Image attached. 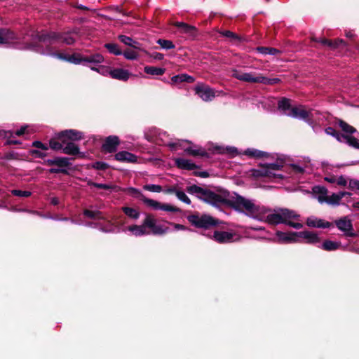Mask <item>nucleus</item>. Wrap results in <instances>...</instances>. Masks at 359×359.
<instances>
[{
  "label": "nucleus",
  "mask_w": 359,
  "mask_h": 359,
  "mask_svg": "<svg viewBox=\"0 0 359 359\" xmlns=\"http://www.w3.org/2000/svg\"><path fill=\"white\" fill-rule=\"evenodd\" d=\"M222 203L227 204L236 211L257 220L263 218L262 215L265 211V207L256 205L252 200L226 191H220L218 205Z\"/></svg>",
  "instance_id": "1"
},
{
  "label": "nucleus",
  "mask_w": 359,
  "mask_h": 359,
  "mask_svg": "<svg viewBox=\"0 0 359 359\" xmlns=\"http://www.w3.org/2000/svg\"><path fill=\"white\" fill-rule=\"evenodd\" d=\"M262 216L263 218L259 221L270 224H285L296 229H300L303 226L302 224L294 222L299 219V215L294 210L287 208H279L271 211L265 208V211Z\"/></svg>",
  "instance_id": "2"
},
{
  "label": "nucleus",
  "mask_w": 359,
  "mask_h": 359,
  "mask_svg": "<svg viewBox=\"0 0 359 359\" xmlns=\"http://www.w3.org/2000/svg\"><path fill=\"white\" fill-rule=\"evenodd\" d=\"M36 50L41 53V54L51 55L60 60L68 61L71 63L76 65H79L85 62L99 64L102 63L104 61L103 56L100 53H95L89 56L84 57L79 54L67 55L62 53H53L49 49H48L47 50H39L36 49Z\"/></svg>",
  "instance_id": "3"
},
{
  "label": "nucleus",
  "mask_w": 359,
  "mask_h": 359,
  "mask_svg": "<svg viewBox=\"0 0 359 359\" xmlns=\"http://www.w3.org/2000/svg\"><path fill=\"white\" fill-rule=\"evenodd\" d=\"M318 114V111L313 109L307 110L303 106L294 107L290 109L289 112H286L287 116L304 120L312 126H313L316 121V116Z\"/></svg>",
  "instance_id": "4"
},
{
  "label": "nucleus",
  "mask_w": 359,
  "mask_h": 359,
  "mask_svg": "<svg viewBox=\"0 0 359 359\" xmlns=\"http://www.w3.org/2000/svg\"><path fill=\"white\" fill-rule=\"evenodd\" d=\"M187 191L191 194H195L201 200L212 204L217 205L220 192L215 193L211 191L204 189L196 185H191L187 188Z\"/></svg>",
  "instance_id": "5"
},
{
  "label": "nucleus",
  "mask_w": 359,
  "mask_h": 359,
  "mask_svg": "<svg viewBox=\"0 0 359 359\" xmlns=\"http://www.w3.org/2000/svg\"><path fill=\"white\" fill-rule=\"evenodd\" d=\"M187 219L197 228L208 229L218 224L215 219L208 215H192L188 216Z\"/></svg>",
  "instance_id": "6"
},
{
  "label": "nucleus",
  "mask_w": 359,
  "mask_h": 359,
  "mask_svg": "<svg viewBox=\"0 0 359 359\" xmlns=\"http://www.w3.org/2000/svg\"><path fill=\"white\" fill-rule=\"evenodd\" d=\"M282 164L279 163L262 165L258 169L252 170V175L256 177H280L281 175L279 174H276L275 171L279 170L282 168Z\"/></svg>",
  "instance_id": "7"
},
{
  "label": "nucleus",
  "mask_w": 359,
  "mask_h": 359,
  "mask_svg": "<svg viewBox=\"0 0 359 359\" xmlns=\"http://www.w3.org/2000/svg\"><path fill=\"white\" fill-rule=\"evenodd\" d=\"M169 147L174 150H177V149H182L187 154L194 156H204L205 154V151L201 147L190 145V143L189 142L184 140H179L176 142L170 143Z\"/></svg>",
  "instance_id": "8"
},
{
  "label": "nucleus",
  "mask_w": 359,
  "mask_h": 359,
  "mask_svg": "<svg viewBox=\"0 0 359 359\" xmlns=\"http://www.w3.org/2000/svg\"><path fill=\"white\" fill-rule=\"evenodd\" d=\"M196 94L204 102L212 101L217 95L216 91L204 83H198L194 88Z\"/></svg>",
  "instance_id": "9"
},
{
  "label": "nucleus",
  "mask_w": 359,
  "mask_h": 359,
  "mask_svg": "<svg viewBox=\"0 0 359 359\" xmlns=\"http://www.w3.org/2000/svg\"><path fill=\"white\" fill-rule=\"evenodd\" d=\"M144 224L147 228L151 229V233L155 235H162L169 231V228L165 224H157L156 219L150 215L146 216Z\"/></svg>",
  "instance_id": "10"
},
{
  "label": "nucleus",
  "mask_w": 359,
  "mask_h": 359,
  "mask_svg": "<svg viewBox=\"0 0 359 359\" xmlns=\"http://www.w3.org/2000/svg\"><path fill=\"white\" fill-rule=\"evenodd\" d=\"M325 132L327 135L335 137L338 141L341 142H346L351 147L359 149V140H358L356 138L348 135H340L337 132H336L334 129L330 127L327 128L325 130Z\"/></svg>",
  "instance_id": "11"
},
{
  "label": "nucleus",
  "mask_w": 359,
  "mask_h": 359,
  "mask_svg": "<svg viewBox=\"0 0 359 359\" xmlns=\"http://www.w3.org/2000/svg\"><path fill=\"white\" fill-rule=\"evenodd\" d=\"M41 40L44 43L60 40L67 44H72L76 39L72 36V33L60 34L55 32H51L46 36H41Z\"/></svg>",
  "instance_id": "12"
},
{
  "label": "nucleus",
  "mask_w": 359,
  "mask_h": 359,
  "mask_svg": "<svg viewBox=\"0 0 359 359\" xmlns=\"http://www.w3.org/2000/svg\"><path fill=\"white\" fill-rule=\"evenodd\" d=\"M15 34L5 29H0V45L13 46L17 48H22L18 46Z\"/></svg>",
  "instance_id": "13"
},
{
  "label": "nucleus",
  "mask_w": 359,
  "mask_h": 359,
  "mask_svg": "<svg viewBox=\"0 0 359 359\" xmlns=\"http://www.w3.org/2000/svg\"><path fill=\"white\" fill-rule=\"evenodd\" d=\"M261 74L256 73H242L236 69L232 71V76L242 81L249 83H259L262 79Z\"/></svg>",
  "instance_id": "14"
},
{
  "label": "nucleus",
  "mask_w": 359,
  "mask_h": 359,
  "mask_svg": "<svg viewBox=\"0 0 359 359\" xmlns=\"http://www.w3.org/2000/svg\"><path fill=\"white\" fill-rule=\"evenodd\" d=\"M212 238L219 243H225L238 241L239 236L231 232L216 231Z\"/></svg>",
  "instance_id": "15"
},
{
  "label": "nucleus",
  "mask_w": 359,
  "mask_h": 359,
  "mask_svg": "<svg viewBox=\"0 0 359 359\" xmlns=\"http://www.w3.org/2000/svg\"><path fill=\"white\" fill-rule=\"evenodd\" d=\"M337 228L344 232V235L347 236H354L351 220L348 217H344L335 221Z\"/></svg>",
  "instance_id": "16"
},
{
  "label": "nucleus",
  "mask_w": 359,
  "mask_h": 359,
  "mask_svg": "<svg viewBox=\"0 0 359 359\" xmlns=\"http://www.w3.org/2000/svg\"><path fill=\"white\" fill-rule=\"evenodd\" d=\"M276 237L277 242L279 243H295L301 242L297 238V232L284 233L277 231Z\"/></svg>",
  "instance_id": "17"
},
{
  "label": "nucleus",
  "mask_w": 359,
  "mask_h": 359,
  "mask_svg": "<svg viewBox=\"0 0 359 359\" xmlns=\"http://www.w3.org/2000/svg\"><path fill=\"white\" fill-rule=\"evenodd\" d=\"M83 138V133L75 130H67L62 132L59 135V139L62 143H65L66 140H79Z\"/></svg>",
  "instance_id": "18"
},
{
  "label": "nucleus",
  "mask_w": 359,
  "mask_h": 359,
  "mask_svg": "<svg viewBox=\"0 0 359 359\" xmlns=\"http://www.w3.org/2000/svg\"><path fill=\"white\" fill-rule=\"evenodd\" d=\"M297 238L301 241L300 243L302 242V240H304L306 243L311 244L319 241V238L316 233L308 231L297 232Z\"/></svg>",
  "instance_id": "19"
},
{
  "label": "nucleus",
  "mask_w": 359,
  "mask_h": 359,
  "mask_svg": "<svg viewBox=\"0 0 359 359\" xmlns=\"http://www.w3.org/2000/svg\"><path fill=\"white\" fill-rule=\"evenodd\" d=\"M119 143V139L117 136H109L106 139L102 147L104 151L111 153L116 150Z\"/></svg>",
  "instance_id": "20"
},
{
  "label": "nucleus",
  "mask_w": 359,
  "mask_h": 359,
  "mask_svg": "<svg viewBox=\"0 0 359 359\" xmlns=\"http://www.w3.org/2000/svg\"><path fill=\"white\" fill-rule=\"evenodd\" d=\"M109 75L114 79L126 81L129 79L130 74L126 69L117 68L111 69L109 71Z\"/></svg>",
  "instance_id": "21"
},
{
  "label": "nucleus",
  "mask_w": 359,
  "mask_h": 359,
  "mask_svg": "<svg viewBox=\"0 0 359 359\" xmlns=\"http://www.w3.org/2000/svg\"><path fill=\"white\" fill-rule=\"evenodd\" d=\"M115 159L123 163H136L137 156L126 151H119L115 155Z\"/></svg>",
  "instance_id": "22"
},
{
  "label": "nucleus",
  "mask_w": 359,
  "mask_h": 359,
  "mask_svg": "<svg viewBox=\"0 0 359 359\" xmlns=\"http://www.w3.org/2000/svg\"><path fill=\"white\" fill-rule=\"evenodd\" d=\"M147 226L143 222L142 225H132L126 228V231L131 232L135 236H141L149 234V231L147 229Z\"/></svg>",
  "instance_id": "23"
},
{
  "label": "nucleus",
  "mask_w": 359,
  "mask_h": 359,
  "mask_svg": "<svg viewBox=\"0 0 359 359\" xmlns=\"http://www.w3.org/2000/svg\"><path fill=\"white\" fill-rule=\"evenodd\" d=\"M313 194L320 203H326L327 198V189L321 186H316L313 188Z\"/></svg>",
  "instance_id": "24"
},
{
  "label": "nucleus",
  "mask_w": 359,
  "mask_h": 359,
  "mask_svg": "<svg viewBox=\"0 0 359 359\" xmlns=\"http://www.w3.org/2000/svg\"><path fill=\"white\" fill-rule=\"evenodd\" d=\"M351 194L346 191H341L337 194H332L331 196H328L326 201V203L331 205H338L340 203L341 200L345 196H350Z\"/></svg>",
  "instance_id": "25"
},
{
  "label": "nucleus",
  "mask_w": 359,
  "mask_h": 359,
  "mask_svg": "<svg viewBox=\"0 0 359 359\" xmlns=\"http://www.w3.org/2000/svg\"><path fill=\"white\" fill-rule=\"evenodd\" d=\"M306 224L309 226L317 228H328L331 226L329 222L314 217H309L306 220Z\"/></svg>",
  "instance_id": "26"
},
{
  "label": "nucleus",
  "mask_w": 359,
  "mask_h": 359,
  "mask_svg": "<svg viewBox=\"0 0 359 359\" xmlns=\"http://www.w3.org/2000/svg\"><path fill=\"white\" fill-rule=\"evenodd\" d=\"M176 165L181 169L192 170L196 168V165L191 161L182 158L175 159Z\"/></svg>",
  "instance_id": "27"
},
{
  "label": "nucleus",
  "mask_w": 359,
  "mask_h": 359,
  "mask_svg": "<svg viewBox=\"0 0 359 359\" xmlns=\"http://www.w3.org/2000/svg\"><path fill=\"white\" fill-rule=\"evenodd\" d=\"M118 38L124 44L131 46L135 50H142L147 53V51L142 49L139 46V43L137 41H133L130 37L125 35H119Z\"/></svg>",
  "instance_id": "28"
},
{
  "label": "nucleus",
  "mask_w": 359,
  "mask_h": 359,
  "mask_svg": "<svg viewBox=\"0 0 359 359\" xmlns=\"http://www.w3.org/2000/svg\"><path fill=\"white\" fill-rule=\"evenodd\" d=\"M243 154L252 158H268L270 155L264 151H262L255 149H246Z\"/></svg>",
  "instance_id": "29"
},
{
  "label": "nucleus",
  "mask_w": 359,
  "mask_h": 359,
  "mask_svg": "<svg viewBox=\"0 0 359 359\" xmlns=\"http://www.w3.org/2000/svg\"><path fill=\"white\" fill-rule=\"evenodd\" d=\"M65 144V146H62V151L63 153L69 155H76L79 153V149L76 144L73 142H67L62 143Z\"/></svg>",
  "instance_id": "30"
},
{
  "label": "nucleus",
  "mask_w": 359,
  "mask_h": 359,
  "mask_svg": "<svg viewBox=\"0 0 359 359\" xmlns=\"http://www.w3.org/2000/svg\"><path fill=\"white\" fill-rule=\"evenodd\" d=\"M46 163L49 165H55L57 166L63 167L69 165V159L65 157H57L53 159H48Z\"/></svg>",
  "instance_id": "31"
},
{
  "label": "nucleus",
  "mask_w": 359,
  "mask_h": 359,
  "mask_svg": "<svg viewBox=\"0 0 359 359\" xmlns=\"http://www.w3.org/2000/svg\"><path fill=\"white\" fill-rule=\"evenodd\" d=\"M171 81L173 83H182L184 81L193 83L194 81V79L187 74H180L172 76Z\"/></svg>",
  "instance_id": "32"
},
{
  "label": "nucleus",
  "mask_w": 359,
  "mask_h": 359,
  "mask_svg": "<svg viewBox=\"0 0 359 359\" xmlns=\"http://www.w3.org/2000/svg\"><path fill=\"white\" fill-rule=\"evenodd\" d=\"M340 245L341 243L339 242L325 241L322 245V248L325 250L332 251L337 250Z\"/></svg>",
  "instance_id": "33"
},
{
  "label": "nucleus",
  "mask_w": 359,
  "mask_h": 359,
  "mask_svg": "<svg viewBox=\"0 0 359 359\" xmlns=\"http://www.w3.org/2000/svg\"><path fill=\"white\" fill-rule=\"evenodd\" d=\"M144 72L147 74H151V75H162L165 72V69L162 68L151 67V66H146L144 67Z\"/></svg>",
  "instance_id": "34"
},
{
  "label": "nucleus",
  "mask_w": 359,
  "mask_h": 359,
  "mask_svg": "<svg viewBox=\"0 0 359 359\" xmlns=\"http://www.w3.org/2000/svg\"><path fill=\"white\" fill-rule=\"evenodd\" d=\"M292 107H290V100L286 98H283L278 102V109L283 111V113L286 115V112H289L290 109Z\"/></svg>",
  "instance_id": "35"
},
{
  "label": "nucleus",
  "mask_w": 359,
  "mask_h": 359,
  "mask_svg": "<svg viewBox=\"0 0 359 359\" xmlns=\"http://www.w3.org/2000/svg\"><path fill=\"white\" fill-rule=\"evenodd\" d=\"M256 50L263 55H275L280 53L279 50L269 47H257Z\"/></svg>",
  "instance_id": "36"
},
{
  "label": "nucleus",
  "mask_w": 359,
  "mask_h": 359,
  "mask_svg": "<svg viewBox=\"0 0 359 359\" xmlns=\"http://www.w3.org/2000/svg\"><path fill=\"white\" fill-rule=\"evenodd\" d=\"M317 41L322 43L323 45L328 46L332 47V48L338 47L341 44L344 43V41L341 39H337V40L334 41V42H332V41H329L325 39H320Z\"/></svg>",
  "instance_id": "37"
},
{
  "label": "nucleus",
  "mask_w": 359,
  "mask_h": 359,
  "mask_svg": "<svg viewBox=\"0 0 359 359\" xmlns=\"http://www.w3.org/2000/svg\"><path fill=\"white\" fill-rule=\"evenodd\" d=\"M122 209L124 213L130 218L136 219L140 217V212L135 208L123 207Z\"/></svg>",
  "instance_id": "38"
},
{
  "label": "nucleus",
  "mask_w": 359,
  "mask_h": 359,
  "mask_svg": "<svg viewBox=\"0 0 359 359\" xmlns=\"http://www.w3.org/2000/svg\"><path fill=\"white\" fill-rule=\"evenodd\" d=\"M104 46L112 54L116 55H120L122 54L121 50L116 43H106Z\"/></svg>",
  "instance_id": "39"
},
{
  "label": "nucleus",
  "mask_w": 359,
  "mask_h": 359,
  "mask_svg": "<svg viewBox=\"0 0 359 359\" xmlns=\"http://www.w3.org/2000/svg\"><path fill=\"white\" fill-rule=\"evenodd\" d=\"M157 43L161 46L162 48L169 50L175 48V45L171 41L165 39H158Z\"/></svg>",
  "instance_id": "40"
},
{
  "label": "nucleus",
  "mask_w": 359,
  "mask_h": 359,
  "mask_svg": "<svg viewBox=\"0 0 359 359\" xmlns=\"http://www.w3.org/2000/svg\"><path fill=\"white\" fill-rule=\"evenodd\" d=\"M143 201L145 204L154 208V210H160L161 208V203L157 201L149 198H143Z\"/></svg>",
  "instance_id": "41"
},
{
  "label": "nucleus",
  "mask_w": 359,
  "mask_h": 359,
  "mask_svg": "<svg viewBox=\"0 0 359 359\" xmlns=\"http://www.w3.org/2000/svg\"><path fill=\"white\" fill-rule=\"evenodd\" d=\"M123 56L128 60H136L138 54L135 50L127 49L123 52Z\"/></svg>",
  "instance_id": "42"
},
{
  "label": "nucleus",
  "mask_w": 359,
  "mask_h": 359,
  "mask_svg": "<svg viewBox=\"0 0 359 359\" xmlns=\"http://www.w3.org/2000/svg\"><path fill=\"white\" fill-rule=\"evenodd\" d=\"M143 189L151 192L159 193L163 191L162 187L156 184H146L143 187Z\"/></svg>",
  "instance_id": "43"
},
{
  "label": "nucleus",
  "mask_w": 359,
  "mask_h": 359,
  "mask_svg": "<svg viewBox=\"0 0 359 359\" xmlns=\"http://www.w3.org/2000/svg\"><path fill=\"white\" fill-rule=\"evenodd\" d=\"M84 215L89 217L93 219H102L103 217L101 216V212L99 211H92L89 210H86L84 211Z\"/></svg>",
  "instance_id": "44"
},
{
  "label": "nucleus",
  "mask_w": 359,
  "mask_h": 359,
  "mask_svg": "<svg viewBox=\"0 0 359 359\" xmlns=\"http://www.w3.org/2000/svg\"><path fill=\"white\" fill-rule=\"evenodd\" d=\"M160 210H162L164 211H168V212H174L180 211L178 208L171 205L170 204H167V203H161Z\"/></svg>",
  "instance_id": "45"
},
{
  "label": "nucleus",
  "mask_w": 359,
  "mask_h": 359,
  "mask_svg": "<svg viewBox=\"0 0 359 359\" xmlns=\"http://www.w3.org/2000/svg\"><path fill=\"white\" fill-rule=\"evenodd\" d=\"M339 126L342 130L346 133H353L355 131L354 128H353L351 126L348 125L346 123L342 121H339Z\"/></svg>",
  "instance_id": "46"
},
{
  "label": "nucleus",
  "mask_w": 359,
  "mask_h": 359,
  "mask_svg": "<svg viewBox=\"0 0 359 359\" xmlns=\"http://www.w3.org/2000/svg\"><path fill=\"white\" fill-rule=\"evenodd\" d=\"M176 196L181 201H182L188 205L191 204V200L189 198V197L187 196V194L184 192L179 190L177 192Z\"/></svg>",
  "instance_id": "47"
},
{
  "label": "nucleus",
  "mask_w": 359,
  "mask_h": 359,
  "mask_svg": "<svg viewBox=\"0 0 359 359\" xmlns=\"http://www.w3.org/2000/svg\"><path fill=\"white\" fill-rule=\"evenodd\" d=\"M280 82V79L278 78L274 79H269L263 75H262L261 83L267 84V85H273Z\"/></svg>",
  "instance_id": "48"
},
{
  "label": "nucleus",
  "mask_w": 359,
  "mask_h": 359,
  "mask_svg": "<svg viewBox=\"0 0 359 359\" xmlns=\"http://www.w3.org/2000/svg\"><path fill=\"white\" fill-rule=\"evenodd\" d=\"M217 149L218 150L219 153H227L232 156H234L237 154V150L234 147H226V148L219 147Z\"/></svg>",
  "instance_id": "49"
},
{
  "label": "nucleus",
  "mask_w": 359,
  "mask_h": 359,
  "mask_svg": "<svg viewBox=\"0 0 359 359\" xmlns=\"http://www.w3.org/2000/svg\"><path fill=\"white\" fill-rule=\"evenodd\" d=\"M182 31L184 33L189 34L191 36H194L196 33V28L193 26L185 24L184 25H183V28L182 29Z\"/></svg>",
  "instance_id": "50"
},
{
  "label": "nucleus",
  "mask_w": 359,
  "mask_h": 359,
  "mask_svg": "<svg viewBox=\"0 0 359 359\" xmlns=\"http://www.w3.org/2000/svg\"><path fill=\"white\" fill-rule=\"evenodd\" d=\"M11 193L17 196L20 197H29L32 195V193L28 191H20V190H16L13 189L11 191Z\"/></svg>",
  "instance_id": "51"
},
{
  "label": "nucleus",
  "mask_w": 359,
  "mask_h": 359,
  "mask_svg": "<svg viewBox=\"0 0 359 359\" xmlns=\"http://www.w3.org/2000/svg\"><path fill=\"white\" fill-rule=\"evenodd\" d=\"M91 69L93 71H96V72H99L100 74L104 75V76L108 75L109 71L111 70V69H109L107 67H104V66H100L98 68L91 67Z\"/></svg>",
  "instance_id": "52"
},
{
  "label": "nucleus",
  "mask_w": 359,
  "mask_h": 359,
  "mask_svg": "<svg viewBox=\"0 0 359 359\" xmlns=\"http://www.w3.org/2000/svg\"><path fill=\"white\" fill-rule=\"evenodd\" d=\"M348 188L351 190H359V180L350 179L348 180Z\"/></svg>",
  "instance_id": "53"
},
{
  "label": "nucleus",
  "mask_w": 359,
  "mask_h": 359,
  "mask_svg": "<svg viewBox=\"0 0 359 359\" xmlns=\"http://www.w3.org/2000/svg\"><path fill=\"white\" fill-rule=\"evenodd\" d=\"M50 147L54 150H59L62 149V142L60 143L56 140H51L50 141Z\"/></svg>",
  "instance_id": "54"
},
{
  "label": "nucleus",
  "mask_w": 359,
  "mask_h": 359,
  "mask_svg": "<svg viewBox=\"0 0 359 359\" xmlns=\"http://www.w3.org/2000/svg\"><path fill=\"white\" fill-rule=\"evenodd\" d=\"M337 185L341 187H345L348 184V180L343 175L337 177Z\"/></svg>",
  "instance_id": "55"
},
{
  "label": "nucleus",
  "mask_w": 359,
  "mask_h": 359,
  "mask_svg": "<svg viewBox=\"0 0 359 359\" xmlns=\"http://www.w3.org/2000/svg\"><path fill=\"white\" fill-rule=\"evenodd\" d=\"M91 185L98 188V189H112L114 187L106 184H100V183H91Z\"/></svg>",
  "instance_id": "56"
},
{
  "label": "nucleus",
  "mask_w": 359,
  "mask_h": 359,
  "mask_svg": "<svg viewBox=\"0 0 359 359\" xmlns=\"http://www.w3.org/2000/svg\"><path fill=\"white\" fill-rule=\"evenodd\" d=\"M32 146L33 147H35L36 148H39V149H41L42 150H47L48 149V147L43 144L42 142H39V141H35L32 143Z\"/></svg>",
  "instance_id": "57"
},
{
  "label": "nucleus",
  "mask_w": 359,
  "mask_h": 359,
  "mask_svg": "<svg viewBox=\"0 0 359 359\" xmlns=\"http://www.w3.org/2000/svg\"><path fill=\"white\" fill-rule=\"evenodd\" d=\"M28 128V126H22L20 128V129L18 130L16 132H15V135H18V136H20L23 134L25 133V132L27 131V129Z\"/></svg>",
  "instance_id": "58"
},
{
  "label": "nucleus",
  "mask_w": 359,
  "mask_h": 359,
  "mask_svg": "<svg viewBox=\"0 0 359 359\" xmlns=\"http://www.w3.org/2000/svg\"><path fill=\"white\" fill-rule=\"evenodd\" d=\"M337 176L330 175L325 177V180L329 183H337Z\"/></svg>",
  "instance_id": "59"
},
{
  "label": "nucleus",
  "mask_w": 359,
  "mask_h": 359,
  "mask_svg": "<svg viewBox=\"0 0 359 359\" xmlns=\"http://www.w3.org/2000/svg\"><path fill=\"white\" fill-rule=\"evenodd\" d=\"M178 191L179 190H177L175 187H171L165 189L163 191L166 194H175L176 195Z\"/></svg>",
  "instance_id": "60"
},
{
  "label": "nucleus",
  "mask_w": 359,
  "mask_h": 359,
  "mask_svg": "<svg viewBox=\"0 0 359 359\" xmlns=\"http://www.w3.org/2000/svg\"><path fill=\"white\" fill-rule=\"evenodd\" d=\"M222 34L226 37L229 38H237L234 33L231 31H224L222 32Z\"/></svg>",
  "instance_id": "61"
},
{
  "label": "nucleus",
  "mask_w": 359,
  "mask_h": 359,
  "mask_svg": "<svg viewBox=\"0 0 359 359\" xmlns=\"http://www.w3.org/2000/svg\"><path fill=\"white\" fill-rule=\"evenodd\" d=\"M171 225L173 226V227L175 228V230H187V228L186 226H184V225H182V224H171Z\"/></svg>",
  "instance_id": "62"
},
{
  "label": "nucleus",
  "mask_w": 359,
  "mask_h": 359,
  "mask_svg": "<svg viewBox=\"0 0 359 359\" xmlns=\"http://www.w3.org/2000/svg\"><path fill=\"white\" fill-rule=\"evenodd\" d=\"M152 57L156 59V60H161L163 59V55L160 53H154L153 55H152Z\"/></svg>",
  "instance_id": "63"
},
{
  "label": "nucleus",
  "mask_w": 359,
  "mask_h": 359,
  "mask_svg": "<svg viewBox=\"0 0 359 359\" xmlns=\"http://www.w3.org/2000/svg\"><path fill=\"white\" fill-rule=\"evenodd\" d=\"M31 153L37 157H43L45 156L44 154L37 150H32Z\"/></svg>",
  "instance_id": "64"
}]
</instances>
